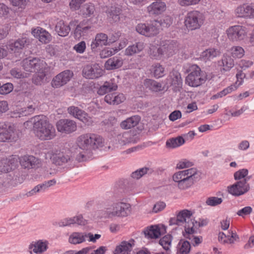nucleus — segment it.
Here are the masks:
<instances>
[{
  "mask_svg": "<svg viewBox=\"0 0 254 254\" xmlns=\"http://www.w3.org/2000/svg\"><path fill=\"white\" fill-rule=\"evenodd\" d=\"M150 73L156 78L164 76L165 74L164 67L159 63H154L150 69Z\"/></svg>",
  "mask_w": 254,
  "mask_h": 254,
  "instance_id": "30",
  "label": "nucleus"
},
{
  "mask_svg": "<svg viewBox=\"0 0 254 254\" xmlns=\"http://www.w3.org/2000/svg\"><path fill=\"white\" fill-rule=\"evenodd\" d=\"M118 139L120 143L122 145H126L132 142L133 141L131 133L128 132H124L122 135H120Z\"/></svg>",
  "mask_w": 254,
  "mask_h": 254,
  "instance_id": "48",
  "label": "nucleus"
},
{
  "mask_svg": "<svg viewBox=\"0 0 254 254\" xmlns=\"http://www.w3.org/2000/svg\"><path fill=\"white\" fill-rule=\"evenodd\" d=\"M180 254H188L190 252V244L188 241H181L179 243Z\"/></svg>",
  "mask_w": 254,
  "mask_h": 254,
  "instance_id": "44",
  "label": "nucleus"
},
{
  "mask_svg": "<svg viewBox=\"0 0 254 254\" xmlns=\"http://www.w3.org/2000/svg\"><path fill=\"white\" fill-rule=\"evenodd\" d=\"M123 64V61L120 57H114L108 59L105 64V66L107 70L117 69Z\"/></svg>",
  "mask_w": 254,
  "mask_h": 254,
  "instance_id": "25",
  "label": "nucleus"
},
{
  "mask_svg": "<svg viewBox=\"0 0 254 254\" xmlns=\"http://www.w3.org/2000/svg\"><path fill=\"white\" fill-rule=\"evenodd\" d=\"M19 162L22 167L28 169L36 168L39 167L40 160L32 155H24L19 158Z\"/></svg>",
  "mask_w": 254,
  "mask_h": 254,
  "instance_id": "15",
  "label": "nucleus"
},
{
  "mask_svg": "<svg viewBox=\"0 0 254 254\" xmlns=\"http://www.w3.org/2000/svg\"><path fill=\"white\" fill-rule=\"evenodd\" d=\"M249 171L247 169H242L236 171L234 174V178L235 180L240 181L247 178L250 177H247L248 175Z\"/></svg>",
  "mask_w": 254,
  "mask_h": 254,
  "instance_id": "49",
  "label": "nucleus"
},
{
  "mask_svg": "<svg viewBox=\"0 0 254 254\" xmlns=\"http://www.w3.org/2000/svg\"><path fill=\"white\" fill-rule=\"evenodd\" d=\"M222 202V199L215 196L208 197L205 201L207 205L211 206H215L221 204Z\"/></svg>",
  "mask_w": 254,
  "mask_h": 254,
  "instance_id": "51",
  "label": "nucleus"
},
{
  "mask_svg": "<svg viewBox=\"0 0 254 254\" xmlns=\"http://www.w3.org/2000/svg\"><path fill=\"white\" fill-rule=\"evenodd\" d=\"M30 122L33 124V130L35 135L40 139L50 140L55 136L53 127L45 117L35 116L31 119Z\"/></svg>",
  "mask_w": 254,
  "mask_h": 254,
  "instance_id": "1",
  "label": "nucleus"
},
{
  "mask_svg": "<svg viewBox=\"0 0 254 254\" xmlns=\"http://www.w3.org/2000/svg\"><path fill=\"white\" fill-rule=\"evenodd\" d=\"M86 135H89L91 138V139H88V143L90 144V145H89L90 153L93 150H95L103 146L104 139L100 135L92 133H87Z\"/></svg>",
  "mask_w": 254,
  "mask_h": 254,
  "instance_id": "17",
  "label": "nucleus"
},
{
  "mask_svg": "<svg viewBox=\"0 0 254 254\" xmlns=\"http://www.w3.org/2000/svg\"><path fill=\"white\" fill-rule=\"evenodd\" d=\"M144 235L148 239L157 238L161 235L160 228L157 226H151L144 231Z\"/></svg>",
  "mask_w": 254,
  "mask_h": 254,
  "instance_id": "35",
  "label": "nucleus"
},
{
  "mask_svg": "<svg viewBox=\"0 0 254 254\" xmlns=\"http://www.w3.org/2000/svg\"><path fill=\"white\" fill-rule=\"evenodd\" d=\"M17 164V158L16 156H9L3 158L0 162V172L7 173L14 169Z\"/></svg>",
  "mask_w": 254,
  "mask_h": 254,
  "instance_id": "14",
  "label": "nucleus"
},
{
  "mask_svg": "<svg viewBox=\"0 0 254 254\" xmlns=\"http://www.w3.org/2000/svg\"><path fill=\"white\" fill-rule=\"evenodd\" d=\"M86 43L84 41H82L74 45L73 49L79 54L83 53L86 49Z\"/></svg>",
  "mask_w": 254,
  "mask_h": 254,
  "instance_id": "59",
  "label": "nucleus"
},
{
  "mask_svg": "<svg viewBox=\"0 0 254 254\" xmlns=\"http://www.w3.org/2000/svg\"><path fill=\"white\" fill-rule=\"evenodd\" d=\"M200 178V173L195 168L179 171L173 176V181L178 188L185 190L190 188Z\"/></svg>",
  "mask_w": 254,
  "mask_h": 254,
  "instance_id": "2",
  "label": "nucleus"
},
{
  "mask_svg": "<svg viewBox=\"0 0 254 254\" xmlns=\"http://www.w3.org/2000/svg\"><path fill=\"white\" fill-rule=\"evenodd\" d=\"M195 224L196 225L194 224L193 221L189 222L185 226V232L183 233L184 236L190 240V244L191 243L194 246L198 245L202 242L201 237H198L193 235L197 229V223L195 222Z\"/></svg>",
  "mask_w": 254,
  "mask_h": 254,
  "instance_id": "9",
  "label": "nucleus"
},
{
  "mask_svg": "<svg viewBox=\"0 0 254 254\" xmlns=\"http://www.w3.org/2000/svg\"><path fill=\"white\" fill-rule=\"evenodd\" d=\"M94 6L91 3H86L82 6L80 10L81 14L85 17L90 16L94 13Z\"/></svg>",
  "mask_w": 254,
  "mask_h": 254,
  "instance_id": "45",
  "label": "nucleus"
},
{
  "mask_svg": "<svg viewBox=\"0 0 254 254\" xmlns=\"http://www.w3.org/2000/svg\"><path fill=\"white\" fill-rule=\"evenodd\" d=\"M164 55L168 56L174 54L178 50V44L175 41H165L161 43Z\"/></svg>",
  "mask_w": 254,
  "mask_h": 254,
  "instance_id": "18",
  "label": "nucleus"
},
{
  "mask_svg": "<svg viewBox=\"0 0 254 254\" xmlns=\"http://www.w3.org/2000/svg\"><path fill=\"white\" fill-rule=\"evenodd\" d=\"M159 22L157 21L149 23H139L136 26V31L141 35L148 37H154L159 33Z\"/></svg>",
  "mask_w": 254,
  "mask_h": 254,
  "instance_id": "6",
  "label": "nucleus"
},
{
  "mask_svg": "<svg viewBox=\"0 0 254 254\" xmlns=\"http://www.w3.org/2000/svg\"><path fill=\"white\" fill-rule=\"evenodd\" d=\"M236 16L244 18H254V3L239 5L235 10Z\"/></svg>",
  "mask_w": 254,
  "mask_h": 254,
  "instance_id": "11",
  "label": "nucleus"
},
{
  "mask_svg": "<svg viewBox=\"0 0 254 254\" xmlns=\"http://www.w3.org/2000/svg\"><path fill=\"white\" fill-rule=\"evenodd\" d=\"M220 54L219 50L214 48H209L201 53L200 58L204 62H207L219 56Z\"/></svg>",
  "mask_w": 254,
  "mask_h": 254,
  "instance_id": "32",
  "label": "nucleus"
},
{
  "mask_svg": "<svg viewBox=\"0 0 254 254\" xmlns=\"http://www.w3.org/2000/svg\"><path fill=\"white\" fill-rule=\"evenodd\" d=\"M154 172L153 169L149 167L140 168L131 174V177L135 179H139L145 174H151Z\"/></svg>",
  "mask_w": 254,
  "mask_h": 254,
  "instance_id": "40",
  "label": "nucleus"
},
{
  "mask_svg": "<svg viewBox=\"0 0 254 254\" xmlns=\"http://www.w3.org/2000/svg\"><path fill=\"white\" fill-rule=\"evenodd\" d=\"M200 0H178L179 4L182 6H188L198 4Z\"/></svg>",
  "mask_w": 254,
  "mask_h": 254,
  "instance_id": "58",
  "label": "nucleus"
},
{
  "mask_svg": "<svg viewBox=\"0 0 254 254\" xmlns=\"http://www.w3.org/2000/svg\"><path fill=\"white\" fill-rule=\"evenodd\" d=\"M76 129L77 126L75 122L70 120H64V133H72Z\"/></svg>",
  "mask_w": 254,
  "mask_h": 254,
  "instance_id": "41",
  "label": "nucleus"
},
{
  "mask_svg": "<svg viewBox=\"0 0 254 254\" xmlns=\"http://www.w3.org/2000/svg\"><path fill=\"white\" fill-rule=\"evenodd\" d=\"M32 34L34 37L39 38V41L43 43H48L51 40V35L42 28L34 29L32 30Z\"/></svg>",
  "mask_w": 254,
  "mask_h": 254,
  "instance_id": "24",
  "label": "nucleus"
},
{
  "mask_svg": "<svg viewBox=\"0 0 254 254\" xmlns=\"http://www.w3.org/2000/svg\"><path fill=\"white\" fill-rule=\"evenodd\" d=\"M28 43L29 42L26 38H22L10 44L8 46L11 51H18L25 47V46L28 45Z\"/></svg>",
  "mask_w": 254,
  "mask_h": 254,
  "instance_id": "36",
  "label": "nucleus"
},
{
  "mask_svg": "<svg viewBox=\"0 0 254 254\" xmlns=\"http://www.w3.org/2000/svg\"><path fill=\"white\" fill-rule=\"evenodd\" d=\"M48 68L46 67V64L42 69H40L38 71H36V73L32 77V82L36 85H41L47 81V73Z\"/></svg>",
  "mask_w": 254,
  "mask_h": 254,
  "instance_id": "20",
  "label": "nucleus"
},
{
  "mask_svg": "<svg viewBox=\"0 0 254 254\" xmlns=\"http://www.w3.org/2000/svg\"><path fill=\"white\" fill-rule=\"evenodd\" d=\"M185 142V139L182 136H179L168 139L166 142V146L168 148H174L183 145Z\"/></svg>",
  "mask_w": 254,
  "mask_h": 254,
  "instance_id": "38",
  "label": "nucleus"
},
{
  "mask_svg": "<svg viewBox=\"0 0 254 254\" xmlns=\"http://www.w3.org/2000/svg\"><path fill=\"white\" fill-rule=\"evenodd\" d=\"M10 74L14 78H23L27 77V74L22 72L19 69L14 68L10 70Z\"/></svg>",
  "mask_w": 254,
  "mask_h": 254,
  "instance_id": "53",
  "label": "nucleus"
},
{
  "mask_svg": "<svg viewBox=\"0 0 254 254\" xmlns=\"http://www.w3.org/2000/svg\"><path fill=\"white\" fill-rule=\"evenodd\" d=\"M29 249H32L35 253H42L47 249V242L38 241L34 244H31L29 247Z\"/></svg>",
  "mask_w": 254,
  "mask_h": 254,
  "instance_id": "37",
  "label": "nucleus"
},
{
  "mask_svg": "<svg viewBox=\"0 0 254 254\" xmlns=\"http://www.w3.org/2000/svg\"><path fill=\"white\" fill-rule=\"evenodd\" d=\"M91 139L90 137L84 133L79 136L76 140V143L79 148L87 154L90 153L89 145H90V144L88 143V139Z\"/></svg>",
  "mask_w": 254,
  "mask_h": 254,
  "instance_id": "27",
  "label": "nucleus"
},
{
  "mask_svg": "<svg viewBox=\"0 0 254 254\" xmlns=\"http://www.w3.org/2000/svg\"><path fill=\"white\" fill-rule=\"evenodd\" d=\"M92 250V247H87L83 248L82 249L78 252L68 251L64 253V254H89L90 252Z\"/></svg>",
  "mask_w": 254,
  "mask_h": 254,
  "instance_id": "63",
  "label": "nucleus"
},
{
  "mask_svg": "<svg viewBox=\"0 0 254 254\" xmlns=\"http://www.w3.org/2000/svg\"><path fill=\"white\" fill-rule=\"evenodd\" d=\"M64 155L63 153L54 154L51 158L53 163L56 165H62L63 163V157Z\"/></svg>",
  "mask_w": 254,
  "mask_h": 254,
  "instance_id": "60",
  "label": "nucleus"
},
{
  "mask_svg": "<svg viewBox=\"0 0 254 254\" xmlns=\"http://www.w3.org/2000/svg\"><path fill=\"white\" fill-rule=\"evenodd\" d=\"M193 163L187 159H182L177 164V168L179 169H182L186 168L191 167Z\"/></svg>",
  "mask_w": 254,
  "mask_h": 254,
  "instance_id": "57",
  "label": "nucleus"
},
{
  "mask_svg": "<svg viewBox=\"0 0 254 254\" xmlns=\"http://www.w3.org/2000/svg\"><path fill=\"white\" fill-rule=\"evenodd\" d=\"M68 113L73 117L79 119L85 125L90 126L92 124V120L89 115L84 111L77 107L70 106L67 108Z\"/></svg>",
  "mask_w": 254,
  "mask_h": 254,
  "instance_id": "12",
  "label": "nucleus"
},
{
  "mask_svg": "<svg viewBox=\"0 0 254 254\" xmlns=\"http://www.w3.org/2000/svg\"><path fill=\"white\" fill-rule=\"evenodd\" d=\"M149 54L151 58L156 60L161 59L164 55L161 45L158 47L155 46H151L150 47Z\"/></svg>",
  "mask_w": 254,
  "mask_h": 254,
  "instance_id": "39",
  "label": "nucleus"
},
{
  "mask_svg": "<svg viewBox=\"0 0 254 254\" xmlns=\"http://www.w3.org/2000/svg\"><path fill=\"white\" fill-rule=\"evenodd\" d=\"M109 44L107 35L103 33H99L96 35L91 44V48L92 52H97L98 48Z\"/></svg>",
  "mask_w": 254,
  "mask_h": 254,
  "instance_id": "16",
  "label": "nucleus"
},
{
  "mask_svg": "<svg viewBox=\"0 0 254 254\" xmlns=\"http://www.w3.org/2000/svg\"><path fill=\"white\" fill-rule=\"evenodd\" d=\"M172 241V236L171 235H167L162 237L159 241V244L166 251L170 249Z\"/></svg>",
  "mask_w": 254,
  "mask_h": 254,
  "instance_id": "47",
  "label": "nucleus"
},
{
  "mask_svg": "<svg viewBox=\"0 0 254 254\" xmlns=\"http://www.w3.org/2000/svg\"><path fill=\"white\" fill-rule=\"evenodd\" d=\"M134 246V241L131 239L129 242L123 241L115 251V254H129Z\"/></svg>",
  "mask_w": 254,
  "mask_h": 254,
  "instance_id": "21",
  "label": "nucleus"
},
{
  "mask_svg": "<svg viewBox=\"0 0 254 254\" xmlns=\"http://www.w3.org/2000/svg\"><path fill=\"white\" fill-rule=\"evenodd\" d=\"M144 48L143 42H136L134 44L130 45L125 50V55L127 56H131L141 52Z\"/></svg>",
  "mask_w": 254,
  "mask_h": 254,
  "instance_id": "26",
  "label": "nucleus"
},
{
  "mask_svg": "<svg viewBox=\"0 0 254 254\" xmlns=\"http://www.w3.org/2000/svg\"><path fill=\"white\" fill-rule=\"evenodd\" d=\"M13 89V84L11 83H6L3 84L2 85H0V94H7L11 92Z\"/></svg>",
  "mask_w": 254,
  "mask_h": 254,
  "instance_id": "52",
  "label": "nucleus"
},
{
  "mask_svg": "<svg viewBox=\"0 0 254 254\" xmlns=\"http://www.w3.org/2000/svg\"><path fill=\"white\" fill-rule=\"evenodd\" d=\"M114 99V105H118L123 102L126 100V97L122 93H119L118 94L115 93V97Z\"/></svg>",
  "mask_w": 254,
  "mask_h": 254,
  "instance_id": "64",
  "label": "nucleus"
},
{
  "mask_svg": "<svg viewBox=\"0 0 254 254\" xmlns=\"http://www.w3.org/2000/svg\"><path fill=\"white\" fill-rule=\"evenodd\" d=\"M219 65L222 66V70L225 71H229L235 64L234 60L231 57L227 55H224L220 61L219 62Z\"/></svg>",
  "mask_w": 254,
  "mask_h": 254,
  "instance_id": "33",
  "label": "nucleus"
},
{
  "mask_svg": "<svg viewBox=\"0 0 254 254\" xmlns=\"http://www.w3.org/2000/svg\"><path fill=\"white\" fill-rule=\"evenodd\" d=\"M249 180L250 178H247L228 186L227 187L228 192L234 196H240L246 193L250 189L249 184L248 183Z\"/></svg>",
  "mask_w": 254,
  "mask_h": 254,
  "instance_id": "8",
  "label": "nucleus"
},
{
  "mask_svg": "<svg viewBox=\"0 0 254 254\" xmlns=\"http://www.w3.org/2000/svg\"><path fill=\"white\" fill-rule=\"evenodd\" d=\"M205 18L204 15L198 10L189 11L185 17V25L190 30L198 29L203 25Z\"/></svg>",
  "mask_w": 254,
  "mask_h": 254,
  "instance_id": "4",
  "label": "nucleus"
},
{
  "mask_svg": "<svg viewBox=\"0 0 254 254\" xmlns=\"http://www.w3.org/2000/svg\"><path fill=\"white\" fill-rule=\"evenodd\" d=\"M104 205L102 216L105 218L125 217L129 215L131 212V206L127 203L119 201L110 205L108 201H105Z\"/></svg>",
  "mask_w": 254,
  "mask_h": 254,
  "instance_id": "3",
  "label": "nucleus"
},
{
  "mask_svg": "<svg viewBox=\"0 0 254 254\" xmlns=\"http://www.w3.org/2000/svg\"><path fill=\"white\" fill-rule=\"evenodd\" d=\"M46 63L38 58H33L31 60L24 59L22 62V66L23 69L29 72H36L40 69H42Z\"/></svg>",
  "mask_w": 254,
  "mask_h": 254,
  "instance_id": "10",
  "label": "nucleus"
},
{
  "mask_svg": "<svg viewBox=\"0 0 254 254\" xmlns=\"http://www.w3.org/2000/svg\"><path fill=\"white\" fill-rule=\"evenodd\" d=\"M171 76L172 77L173 82L174 84H177L178 85L181 84L182 83V79L181 74L177 71H173L171 73Z\"/></svg>",
  "mask_w": 254,
  "mask_h": 254,
  "instance_id": "55",
  "label": "nucleus"
},
{
  "mask_svg": "<svg viewBox=\"0 0 254 254\" xmlns=\"http://www.w3.org/2000/svg\"><path fill=\"white\" fill-rule=\"evenodd\" d=\"M231 56L234 58H241L245 54L244 49L241 46H233L230 49Z\"/></svg>",
  "mask_w": 254,
  "mask_h": 254,
  "instance_id": "43",
  "label": "nucleus"
},
{
  "mask_svg": "<svg viewBox=\"0 0 254 254\" xmlns=\"http://www.w3.org/2000/svg\"><path fill=\"white\" fill-rule=\"evenodd\" d=\"M145 86L154 92H158L162 89V84L151 79H146L144 82Z\"/></svg>",
  "mask_w": 254,
  "mask_h": 254,
  "instance_id": "34",
  "label": "nucleus"
},
{
  "mask_svg": "<svg viewBox=\"0 0 254 254\" xmlns=\"http://www.w3.org/2000/svg\"><path fill=\"white\" fill-rule=\"evenodd\" d=\"M140 121L138 116H133L127 119L121 123V127L125 129H130L135 127Z\"/></svg>",
  "mask_w": 254,
  "mask_h": 254,
  "instance_id": "29",
  "label": "nucleus"
},
{
  "mask_svg": "<svg viewBox=\"0 0 254 254\" xmlns=\"http://www.w3.org/2000/svg\"><path fill=\"white\" fill-rule=\"evenodd\" d=\"M64 71L56 75L51 82V85L54 88H59L63 85Z\"/></svg>",
  "mask_w": 254,
  "mask_h": 254,
  "instance_id": "46",
  "label": "nucleus"
},
{
  "mask_svg": "<svg viewBox=\"0 0 254 254\" xmlns=\"http://www.w3.org/2000/svg\"><path fill=\"white\" fill-rule=\"evenodd\" d=\"M247 28L240 25L230 26L226 30L228 38L233 42L244 40L247 36Z\"/></svg>",
  "mask_w": 254,
  "mask_h": 254,
  "instance_id": "7",
  "label": "nucleus"
},
{
  "mask_svg": "<svg viewBox=\"0 0 254 254\" xmlns=\"http://www.w3.org/2000/svg\"><path fill=\"white\" fill-rule=\"evenodd\" d=\"M166 8V5L164 2L155 1L147 7V11L150 15H159L164 12Z\"/></svg>",
  "mask_w": 254,
  "mask_h": 254,
  "instance_id": "19",
  "label": "nucleus"
},
{
  "mask_svg": "<svg viewBox=\"0 0 254 254\" xmlns=\"http://www.w3.org/2000/svg\"><path fill=\"white\" fill-rule=\"evenodd\" d=\"M13 133V127L11 126H8V129L0 132V142L9 141L11 139Z\"/></svg>",
  "mask_w": 254,
  "mask_h": 254,
  "instance_id": "42",
  "label": "nucleus"
},
{
  "mask_svg": "<svg viewBox=\"0 0 254 254\" xmlns=\"http://www.w3.org/2000/svg\"><path fill=\"white\" fill-rule=\"evenodd\" d=\"M252 208L251 206H246L239 210L237 214L241 217H244L245 216L250 214L252 212Z\"/></svg>",
  "mask_w": 254,
  "mask_h": 254,
  "instance_id": "62",
  "label": "nucleus"
},
{
  "mask_svg": "<svg viewBox=\"0 0 254 254\" xmlns=\"http://www.w3.org/2000/svg\"><path fill=\"white\" fill-rule=\"evenodd\" d=\"M118 52V49L114 48H107L100 52V56L101 58L104 59L114 55Z\"/></svg>",
  "mask_w": 254,
  "mask_h": 254,
  "instance_id": "50",
  "label": "nucleus"
},
{
  "mask_svg": "<svg viewBox=\"0 0 254 254\" xmlns=\"http://www.w3.org/2000/svg\"><path fill=\"white\" fill-rule=\"evenodd\" d=\"M190 70V73L186 78L187 84L191 87H198L205 82L206 76L198 66L193 64Z\"/></svg>",
  "mask_w": 254,
  "mask_h": 254,
  "instance_id": "5",
  "label": "nucleus"
},
{
  "mask_svg": "<svg viewBox=\"0 0 254 254\" xmlns=\"http://www.w3.org/2000/svg\"><path fill=\"white\" fill-rule=\"evenodd\" d=\"M90 28L91 26H83L80 23L77 26L75 32L76 34H78L81 36V35H84L85 33H86L87 31Z\"/></svg>",
  "mask_w": 254,
  "mask_h": 254,
  "instance_id": "56",
  "label": "nucleus"
},
{
  "mask_svg": "<svg viewBox=\"0 0 254 254\" xmlns=\"http://www.w3.org/2000/svg\"><path fill=\"white\" fill-rule=\"evenodd\" d=\"M192 214L191 212L189 210H183L180 211L177 214V218H178V220H179V222H181L182 224L185 222L186 225L185 227L188 224L189 222L191 221H194V224L196 225L195 222H196V221L194 219L191 218Z\"/></svg>",
  "mask_w": 254,
  "mask_h": 254,
  "instance_id": "31",
  "label": "nucleus"
},
{
  "mask_svg": "<svg viewBox=\"0 0 254 254\" xmlns=\"http://www.w3.org/2000/svg\"><path fill=\"white\" fill-rule=\"evenodd\" d=\"M118 88L117 84L114 82V79L105 81L98 90L97 93L100 95H103L108 92L116 91Z\"/></svg>",
  "mask_w": 254,
  "mask_h": 254,
  "instance_id": "23",
  "label": "nucleus"
},
{
  "mask_svg": "<svg viewBox=\"0 0 254 254\" xmlns=\"http://www.w3.org/2000/svg\"><path fill=\"white\" fill-rule=\"evenodd\" d=\"M107 17L111 23L118 22L120 20L121 9L120 7L112 6L108 8L106 11Z\"/></svg>",
  "mask_w": 254,
  "mask_h": 254,
  "instance_id": "22",
  "label": "nucleus"
},
{
  "mask_svg": "<svg viewBox=\"0 0 254 254\" xmlns=\"http://www.w3.org/2000/svg\"><path fill=\"white\" fill-rule=\"evenodd\" d=\"M86 238L85 232H73L69 237L68 242L71 244H79L85 242Z\"/></svg>",
  "mask_w": 254,
  "mask_h": 254,
  "instance_id": "28",
  "label": "nucleus"
},
{
  "mask_svg": "<svg viewBox=\"0 0 254 254\" xmlns=\"http://www.w3.org/2000/svg\"><path fill=\"white\" fill-rule=\"evenodd\" d=\"M253 64L252 61L241 60L239 63L240 67L243 70H246Z\"/></svg>",
  "mask_w": 254,
  "mask_h": 254,
  "instance_id": "61",
  "label": "nucleus"
},
{
  "mask_svg": "<svg viewBox=\"0 0 254 254\" xmlns=\"http://www.w3.org/2000/svg\"><path fill=\"white\" fill-rule=\"evenodd\" d=\"M83 76L89 79L98 78L103 74V70L98 64L87 65L83 69Z\"/></svg>",
  "mask_w": 254,
  "mask_h": 254,
  "instance_id": "13",
  "label": "nucleus"
},
{
  "mask_svg": "<svg viewBox=\"0 0 254 254\" xmlns=\"http://www.w3.org/2000/svg\"><path fill=\"white\" fill-rule=\"evenodd\" d=\"M73 225L77 224L78 225L84 226L86 224V221L84 219L82 215L79 214L71 217Z\"/></svg>",
  "mask_w": 254,
  "mask_h": 254,
  "instance_id": "54",
  "label": "nucleus"
}]
</instances>
